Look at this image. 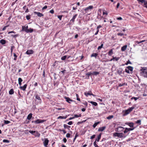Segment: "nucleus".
<instances>
[{
  "instance_id": "nucleus-32",
  "label": "nucleus",
  "mask_w": 147,
  "mask_h": 147,
  "mask_svg": "<svg viewBox=\"0 0 147 147\" xmlns=\"http://www.w3.org/2000/svg\"><path fill=\"white\" fill-rule=\"evenodd\" d=\"M99 74V73L98 72L94 71L92 73V75H96L98 74Z\"/></svg>"
},
{
  "instance_id": "nucleus-48",
  "label": "nucleus",
  "mask_w": 147,
  "mask_h": 147,
  "mask_svg": "<svg viewBox=\"0 0 147 147\" xmlns=\"http://www.w3.org/2000/svg\"><path fill=\"white\" fill-rule=\"evenodd\" d=\"M125 71L126 72L129 73V66L127 67V68L125 69Z\"/></svg>"
},
{
  "instance_id": "nucleus-49",
  "label": "nucleus",
  "mask_w": 147,
  "mask_h": 147,
  "mask_svg": "<svg viewBox=\"0 0 147 147\" xmlns=\"http://www.w3.org/2000/svg\"><path fill=\"white\" fill-rule=\"evenodd\" d=\"M30 15H27L26 16V17L27 20H28L30 19Z\"/></svg>"
},
{
  "instance_id": "nucleus-31",
  "label": "nucleus",
  "mask_w": 147,
  "mask_h": 147,
  "mask_svg": "<svg viewBox=\"0 0 147 147\" xmlns=\"http://www.w3.org/2000/svg\"><path fill=\"white\" fill-rule=\"evenodd\" d=\"M35 133H36V134L35 135L36 136L39 137L40 136V134L39 133L38 131H36Z\"/></svg>"
},
{
  "instance_id": "nucleus-21",
  "label": "nucleus",
  "mask_w": 147,
  "mask_h": 147,
  "mask_svg": "<svg viewBox=\"0 0 147 147\" xmlns=\"http://www.w3.org/2000/svg\"><path fill=\"white\" fill-rule=\"evenodd\" d=\"M36 99L39 100V102H40L41 101L40 96L38 95H36Z\"/></svg>"
},
{
  "instance_id": "nucleus-44",
  "label": "nucleus",
  "mask_w": 147,
  "mask_h": 147,
  "mask_svg": "<svg viewBox=\"0 0 147 147\" xmlns=\"http://www.w3.org/2000/svg\"><path fill=\"white\" fill-rule=\"evenodd\" d=\"M92 74V73L90 72H89L88 73H87L86 74V75L87 76H88V77H89V76Z\"/></svg>"
},
{
  "instance_id": "nucleus-63",
  "label": "nucleus",
  "mask_w": 147,
  "mask_h": 147,
  "mask_svg": "<svg viewBox=\"0 0 147 147\" xmlns=\"http://www.w3.org/2000/svg\"><path fill=\"white\" fill-rule=\"evenodd\" d=\"M125 84V83H123L122 84H119V86H120V87H121V86H123Z\"/></svg>"
},
{
  "instance_id": "nucleus-42",
  "label": "nucleus",
  "mask_w": 147,
  "mask_h": 147,
  "mask_svg": "<svg viewBox=\"0 0 147 147\" xmlns=\"http://www.w3.org/2000/svg\"><path fill=\"white\" fill-rule=\"evenodd\" d=\"M3 142L9 143V140L4 139L3 140Z\"/></svg>"
},
{
  "instance_id": "nucleus-25",
  "label": "nucleus",
  "mask_w": 147,
  "mask_h": 147,
  "mask_svg": "<svg viewBox=\"0 0 147 147\" xmlns=\"http://www.w3.org/2000/svg\"><path fill=\"white\" fill-rule=\"evenodd\" d=\"M91 92H85L84 94L86 96H88V95H91Z\"/></svg>"
},
{
  "instance_id": "nucleus-39",
  "label": "nucleus",
  "mask_w": 147,
  "mask_h": 147,
  "mask_svg": "<svg viewBox=\"0 0 147 147\" xmlns=\"http://www.w3.org/2000/svg\"><path fill=\"white\" fill-rule=\"evenodd\" d=\"M133 67L130 66H129V71H130L131 72V73H132V71H133Z\"/></svg>"
},
{
  "instance_id": "nucleus-9",
  "label": "nucleus",
  "mask_w": 147,
  "mask_h": 147,
  "mask_svg": "<svg viewBox=\"0 0 147 147\" xmlns=\"http://www.w3.org/2000/svg\"><path fill=\"white\" fill-rule=\"evenodd\" d=\"M33 31V29L31 28H30L28 29L25 30V31L26 32L28 33L29 32L31 33Z\"/></svg>"
},
{
  "instance_id": "nucleus-6",
  "label": "nucleus",
  "mask_w": 147,
  "mask_h": 147,
  "mask_svg": "<svg viewBox=\"0 0 147 147\" xmlns=\"http://www.w3.org/2000/svg\"><path fill=\"white\" fill-rule=\"evenodd\" d=\"M34 13L35 14L37 15L39 17H40L43 16V15L42 13L39 12H37L36 11L34 12Z\"/></svg>"
},
{
  "instance_id": "nucleus-10",
  "label": "nucleus",
  "mask_w": 147,
  "mask_h": 147,
  "mask_svg": "<svg viewBox=\"0 0 147 147\" xmlns=\"http://www.w3.org/2000/svg\"><path fill=\"white\" fill-rule=\"evenodd\" d=\"M106 128V126H104L100 127L98 128V131H102L105 129Z\"/></svg>"
},
{
  "instance_id": "nucleus-11",
  "label": "nucleus",
  "mask_w": 147,
  "mask_h": 147,
  "mask_svg": "<svg viewBox=\"0 0 147 147\" xmlns=\"http://www.w3.org/2000/svg\"><path fill=\"white\" fill-rule=\"evenodd\" d=\"M143 42H145V43L146 44L147 43V40H142L140 42L138 41H136V42L137 43V44H140Z\"/></svg>"
},
{
  "instance_id": "nucleus-27",
  "label": "nucleus",
  "mask_w": 147,
  "mask_h": 147,
  "mask_svg": "<svg viewBox=\"0 0 147 147\" xmlns=\"http://www.w3.org/2000/svg\"><path fill=\"white\" fill-rule=\"evenodd\" d=\"M113 49H111L109 51V52L108 53V54L109 55L111 56L113 54Z\"/></svg>"
},
{
  "instance_id": "nucleus-17",
  "label": "nucleus",
  "mask_w": 147,
  "mask_h": 147,
  "mask_svg": "<svg viewBox=\"0 0 147 147\" xmlns=\"http://www.w3.org/2000/svg\"><path fill=\"white\" fill-rule=\"evenodd\" d=\"M101 134H100L98 136L97 139H96L95 141L97 142H98L101 138Z\"/></svg>"
},
{
  "instance_id": "nucleus-55",
  "label": "nucleus",
  "mask_w": 147,
  "mask_h": 147,
  "mask_svg": "<svg viewBox=\"0 0 147 147\" xmlns=\"http://www.w3.org/2000/svg\"><path fill=\"white\" fill-rule=\"evenodd\" d=\"M95 135H93L92 136H91L90 137V139H92L95 138Z\"/></svg>"
},
{
  "instance_id": "nucleus-8",
  "label": "nucleus",
  "mask_w": 147,
  "mask_h": 147,
  "mask_svg": "<svg viewBox=\"0 0 147 147\" xmlns=\"http://www.w3.org/2000/svg\"><path fill=\"white\" fill-rule=\"evenodd\" d=\"M65 98L66 99V101H67L69 103H71V102H73V100H72L70 99L68 97H65Z\"/></svg>"
},
{
  "instance_id": "nucleus-51",
  "label": "nucleus",
  "mask_w": 147,
  "mask_h": 147,
  "mask_svg": "<svg viewBox=\"0 0 147 147\" xmlns=\"http://www.w3.org/2000/svg\"><path fill=\"white\" fill-rule=\"evenodd\" d=\"M64 127L65 128H67V127H70V126H68L66 124H64L63 125Z\"/></svg>"
},
{
  "instance_id": "nucleus-12",
  "label": "nucleus",
  "mask_w": 147,
  "mask_h": 147,
  "mask_svg": "<svg viewBox=\"0 0 147 147\" xmlns=\"http://www.w3.org/2000/svg\"><path fill=\"white\" fill-rule=\"evenodd\" d=\"M27 86V84H25L23 86H20V88L22 90L24 91L25 90Z\"/></svg>"
},
{
  "instance_id": "nucleus-5",
  "label": "nucleus",
  "mask_w": 147,
  "mask_h": 147,
  "mask_svg": "<svg viewBox=\"0 0 147 147\" xmlns=\"http://www.w3.org/2000/svg\"><path fill=\"white\" fill-rule=\"evenodd\" d=\"M129 127H131L129 128V131L132 130L134 129L136 127H134V123H129Z\"/></svg>"
},
{
  "instance_id": "nucleus-1",
  "label": "nucleus",
  "mask_w": 147,
  "mask_h": 147,
  "mask_svg": "<svg viewBox=\"0 0 147 147\" xmlns=\"http://www.w3.org/2000/svg\"><path fill=\"white\" fill-rule=\"evenodd\" d=\"M141 74L144 77L147 78V68L143 67L141 69Z\"/></svg>"
},
{
  "instance_id": "nucleus-34",
  "label": "nucleus",
  "mask_w": 147,
  "mask_h": 147,
  "mask_svg": "<svg viewBox=\"0 0 147 147\" xmlns=\"http://www.w3.org/2000/svg\"><path fill=\"white\" fill-rule=\"evenodd\" d=\"M136 123L138 124L139 125H140L141 124V120H138L136 122Z\"/></svg>"
},
{
  "instance_id": "nucleus-43",
  "label": "nucleus",
  "mask_w": 147,
  "mask_h": 147,
  "mask_svg": "<svg viewBox=\"0 0 147 147\" xmlns=\"http://www.w3.org/2000/svg\"><path fill=\"white\" fill-rule=\"evenodd\" d=\"M139 98L138 97H133L131 98V100H132L133 99H134L135 100V101L136 100H137Z\"/></svg>"
},
{
  "instance_id": "nucleus-35",
  "label": "nucleus",
  "mask_w": 147,
  "mask_h": 147,
  "mask_svg": "<svg viewBox=\"0 0 147 147\" xmlns=\"http://www.w3.org/2000/svg\"><path fill=\"white\" fill-rule=\"evenodd\" d=\"M15 47L14 46H12L11 47V53L12 54V53L13 49H14Z\"/></svg>"
},
{
  "instance_id": "nucleus-37",
  "label": "nucleus",
  "mask_w": 147,
  "mask_h": 147,
  "mask_svg": "<svg viewBox=\"0 0 147 147\" xmlns=\"http://www.w3.org/2000/svg\"><path fill=\"white\" fill-rule=\"evenodd\" d=\"M135 108V107L134 106H133L131 108H129V113L131 111H132Z\"/></svg>"
},
{
  "instance_id": "nucleus-20",
  "label": "nucleus",
  "mask_w": 147,
  "mask_h": 147,
  "mask_svg": "<svg viewBox=\"0 0 147 147\" xmlns=\"http://www.w3.org/2000/svg\"><path fill=\"white\" fill-rule=\"evenodd\" d=\"M32 114L31 113L29 114L27 117V119L28 120H30L32 118Z\"/></svg>"
},
{
  "instance_id": "nucleus-52",
  "label": "nucleus",
  "mask_w": 147,
  "mask_h": 147,
  "mask_svg": "<svg viewBox=\"0 0 147 147\" xmlns=\"http://www.w3.org/2000/svg\"><path fill=\"white\" fill-rule=\"evenodd\" d=\"M102 26L100 25L98 26L96 28L97 30L99 31V28H101Z\"/></svg>"
},
{
  "instance_id": "nucleus-15",
  "label": "nucleus",
  "mask_w": 147,
  "mask_h": 147,
  "mask_svg": "<svg viewBox=\"0 0 147 147\" xmlns=\"http://www.w3.org/2000/svg\"><path fill=\"white\" fill-rule=\"evenodd\" d=\"M77 16V14H76L70 20V21L71 22L72 21L73 22H74L75 21V19L76 18Z\"/></svg>"
},
{
  "instance_id": "nucleus-16",
  "label": "nucleus",
  "mask_w": 147,
  "mask_h": 147,
  "mask_svg": "<svg viewBox=\"0 0 147 147\" xmlns=\"http://www.w3.org/2000/svg\"><path fill=\"white\" fill-rule=\"evenodd\" d=\"M119 59V57H113V58L112 59H111V60H110V61H112V60H114V61H118Z\"/></svg>"
},
{
  "instance_id": "nucleus-26",
  "label": "nucleus",
  "mask_w": 147,
  "mask_h": 147,
  "mask_svg": "<svg viewBox=\"0 0 147 147\" xmlns=\"http://www.w3.org/2000/svg\"><path fill=\"white\" fill-rule=\"evenodd\" d=\"M67 117V116H66L65 117L64 116H59L58 117V119H66Z\"/></svg>"
},
{
  "instance_id": "nucleus-40",
  "label": "nucleus",
  "mask_w": 147,
  "mask_h": 147,
  "mask_svg": "<svg viewBox=\"0 0 147 147\" xmlns=\"http://www.w3.org/2000/svg\"><path fill=\"white\" fill-rule=\"evenodd\" d=\"M81 115L80 114L78 115H75L74 116V117L75 118H77V117H81Z\"/></svg>"
},
{
  "instance_id": "nucleus-50",
  "label": "nucleus",
  "mask_w": 147,
  "mask_h": 147,
  "mask_svg": "<svg viewBox=\"0 0 147 147\" xmlns=\"http://www.w3.org/2000/svg\"><path fill=\"white\" fill-rule=\"evenodd\" d=\"M129 131V129L127 128H126L125 129L124 131L125 133H127Z\"/></svg>"
},
{
  "instance_id": "nucleus-30",
  "label": "nucleus",
  "mask_w": 147,
  "mask_h": 147,
  "mask_svg": "<svg viewBox=\"0 0 147 147\" xmlns=\"http://www.w3.org/2000/svg\"><path fill=\"white\" fill-rule=\"evenodd\" d=\"M93 8V6H89L88 7H87L85 9L86 11V10H88L89 9H92Z\"/></svg>"
},
{
  "instance_id": "nucleus-41",
  "label": "nucleus",
  "mask_w": 147,
  "mask_h": 147,
  "mask_svg": "<svg viewBox=\"0 0 147 147\" xmlns=\"http://www.w3.org/2000/svg\"><path fill=\"white\" fill-rule=\"evenodd\" d=\"M66 55L64 56L61 57V59L63 60H65L66 59Z\"/></svg>"
},
{
  "instance_id": "nucleus-33",
  "label": "nucleus",
  "mask_w": 147,
  "mask_h": 147,
  "mask_svg": "<svg viewBox=\"0 0 147 147\" xmlns=\"http://www.w3.org/2000/svg\"><path fill=\"white\" fill-rule=\"evenodd\" d=\"M113 115H110L107 117V119H111L112 118H113Z\"/></svg>"
},
{
  "instance_id": "nucleus-3",
  "label": "nucleus",
  "mask_w": 147,
  "mask_h": 147,
  "mask_svg": "<svg viewBox=\"0 0 147 147\" xmlns=\"http://www.w3.org/2000/svg\"><path fill=\"white\" fill-rule=\"evenodd\" d=\"M42 140L43 141V144L45 147H48L47 145L49 142V140L46 138L42 139Z\"/></svg>"
},
{
  "instance_id": "nucleus-59",
  "label": "nucleus",
  "mask_w": 147,
  "mask_h": 147,
  "mask_svg": "<svg viewBox=\"0 0 147 147\" xmlns=\"http://www.w3.org/2000/svg\"><path fill=\"white\" fill-rule=\"evenodd\" d=\"M49 12L52 14H53L54 13V11L53 9H52L49 11Z\"/></svg>"
},
{
  "instance_id": "nucleus-29",
  "label": "nucleus",
  "mask_w": 147,
  "mask_h": 147,
  "mask_svg": "<svg viewBox=\"0 0 147 147\" xmlns=\"http://www.w3.org/2000/svg\"><path fill=\"white\" fill-rule=\"evenodd\" d=\"M123 128L122 127H118L117 128V131H120V130H122V129H123Z\"/></svg>"
},
{
  "instance_id": "nucleus-22",
  "label": "nucleus",
  "mask_w": 147,
  "mask_h": 147,
  "mask_svg": "<svg viewBox=\"0 0 147 147\" xmlns=\"http://www.w3.org/2000/svg\"><path fill=\"white\" fill-rule=\"evenodd\" d=\"M127 45H125L122 47L121 50L122 51H125L126 49Z\"/></svg>"
},
{
  "instance_id": "nucleus-62",
  "label": "nucleus",
  "mask_w": 147,
  "mask_h": 147,
  "mask_svg": "<svg viewBox=\"0 0 147 147\" xmlns=\"http://www.w3.org/2000/svg\"><path fill=\"white\" fill-rule=\"evenodd\" d=\"M63 141L65 143H66L67 142V140L66 138H64L63 139Z\"/></svg>"
},
{
  "instance_id": "nucleus-28",
  "label": "nucleus",
  "mask_w": 147,
  "mask_h": 147,
  "mask_svg": "<svg viewBox=\"0 0 147 147\" xmlns=\"http://www.w3.org/2000/svg\"><path fill=\"white\" fill-rule=\"evenodd\" d=\"M100 122H98L95 123L93 125V127L94 128H95L97 125L100 123Z\"/></svg>"
},
{
  "instance_id": "nucleus-14",
  "label": "nucleus",
  "mask_w": 147,
  "mask_h": 147,
  "mask_svg": "<svg viewBox=\"0 0 147 147\" xmlns=\"http://www.w3.org/2000/svg\"><path fill=\"white\" fill-rule=\"evenodd\" d=\"M28 26H22V31H25V30L28 29Z\"/></svg>"
},
{
  "instance_id": "nucleus-60",
  "label": "nucleus",
  "mask_w": 147,
  "mask_h": 147,
  "mask_svg": "<svg viewBox=\"0 0 147 147\" xmlns=\"http://www.w3.org/2000/svg\"><path fill=\"white\" fill-rule=\"evenodd\" d=\"M106 14V15H108V13L106 11H103V15H104Z\"/></svg>"
},
{
  "instance_id": "nucleus-36",
  "label": "nucleus",
  "mask_w": 147,
  "mask_h": 147,
  "mask_svg": "<svg viewBox=\"0 0 147 147\" xmlns=\"http://www.w3.org/2000/svg\"><path fill=\"white\" fill-rule=\"evenodd\" d=\"M4 122L5 124H7L10 123V122L8 120H4Z\"/></svg>"
},
{
  "instance_id": "nucleus-7",
  "label": "nucleus",
  "mask_w": 147,
  "mask_h": 147,
  "mask_svg": "<svg viewBox=\"0 0 147 147\" xmlns=\"http://www.w3.org/2000/svg\"><path fill=\"white\" fill-rule=\"evenodd\" d=\"M34 53V51L33 50H28L26 52V54L27 55H30L31 54H32Z\"/></svg>"
},
{
  "instance_id": "nucleus-45",
  "label": "nucleus",
  "mask_w": 147,
  "mask_h": 147,
  "mask_svg": "<svg viewBox=\"0 0 147 147\" xmlns=\"http://www.w3.org/2000/svg\"><path fill=\"white\" fill-rule=\"evenodd\" d=\"M144 7L147 8V1H145L144 3Z\"/></svg>"
},
{
  "instance_id": "nucleus-24",
  "label": "nucleus",
  "mask_w": 147,
  "mask_h": 147,
  "mask_svg": "<svg viewBox=\"0 0 147 147\" xmlns=\"http://www.w3.org/2000/svg\"><path fill=\"white\" fill-rule=\"evenodd\" d=\"M98 55V54L97 53H93L92 54V55H91V57H94L96 58V57Z\"/></svg>"
},
{
  "instance_id": "nucleus-61",
  "label": "nucleus",
  "mask_w": 147,
  "mask_h": 147,
  "mask_svg": "<svg viewBox=\"0 0 147 147\" xmlns=\"http://www.w3.org/2000/svg\"><path fill=\"white\" fill-rule=\"evenodd\" d=\"M59 130L61 131H62L63 132V133L64 134H65L66 133V132L63 129H62V130H60V129Z\"/></svg>"
},
{
  "instance_id": "nucleus-18",
  "label": "nucleus",
  "mask_w": 147,
  "mask_h": 147,
  "mask_svg": "<svg viewBox=\"0 0 147 147\" xmlns=\"http://www.w3.org/2000/svg\"><path fill=\"white\" fill-rule=\"evenodd\" d=\"M0 43L3 45L5 44L6 43V41L3 39H1L0 40Z\"/></svg>"
},
{
  "instance_id": "nucleus-47",
  "label": "nucleus",
  "mask_w": 147,
  "mask_h": 147,
  "mask_svg": "<svg viewBox=\"0 0 147 147\" xmlns=\"http://www.w3.org/2000/svg\"><path fill=\"white\" fill-rule=\"evenodd\" d=\"M139 2H140L141 3H144L145 1V0H137Z\"/></svg>"
},
{
  "instance_id": "nucleus-57",
  "label": "nucleus",
  "mask_w": 147,
  "mask_h": 147,
  "mask_svg": "<svg viewBox=\"0 0 147 147\" xmlns=\"http://www.w3.org/2000/svg\"><path fill=\"white\" fill-rule=\"evenodd\" d=\"M66 137L68 138L70 137V134L69 133L67 134L66 135Z\"/></svg>"
},
{
  "instance_id": "nucleus-2",
  "label": "nucleus",
  "mask_w": 147,
  "mask_h": 147,
  "mask_svg": "<svg viewBox=\"0 0 147 147\" xmlns=\"http://www.w3.org/2000/svg\"><path fill=\"white\" fill-rule=\"evenodd\" d=\"M113 136L114 137H117L119 138H122L123 137V134L115 132L113 134Z\"/></svg>"
},
{
  "instance_id": "nucleus-56",
  "label": "nucleus",
  "mask_w": 147,
  "mask_h": 147,
  "mask_svg": "<svg viewBox=\"0 0 147 147\" xmlns=\"http://www.w3.org/2000/svg\"><path fill=\"white\" fill-rule=\"evenodd\" d=\"M62 17V16L60 15L58 16V18L60 20H61Z\"/></svg>"
},
{
  "instance_id": "nucleus-23",
  "label": "nucleus",
  "mask_w": 147,
  "mask_h": 147,
  "mask_svg": "<svg viewBox=\"0 0 147 147\" xmlns=\"http://www.w3.org/2000/svg\"><path fill=\"white\" fill-rule=\"evenodd\" d=\"M14 92V91L13 89H11L9 91V94L10 95L13 94Z\"/></svg>"
},
{
  "instance_id": "nucleus-19",
  "label": "nucleus",
  "mask_w": 147,
  "mask_h": 147,
  "mask_svg": "<svg viewBox=\"0 0 147 147\" xmlns=\"http://www.w3.org/2000/svg\"><path fill=\"white\" fill-rule=\"evenodd\" d=\"M90 103L92 104V105H94L95 106H96L98 105V104L97 102L93 101H91L89 102Z\"/></svg>"
},
{
  "instance_id": "nucleus-13",
  "label": "nucleus",
  "mask_w": 147,
  "mask_h": 147,
  "mask_svg": "<svg viewBox=\"0 0 147 147\" xmlns=\"http://www.w3.org/2000/svg\"><path fill=\"white\" fill-rule=\"evenodd\" d=\"M123 115L125 116L126 115L128 114L129 113V109H128L126 110H125V111H123Z\"/></svg>"
},
{
  "instance_id": "nucleus-64",
  "label": "nucleus",
  "mask_w": 147,
  "mask_h": 147,
  "mask_svg": "<svg viewBox=\"0 0 147 147\" xmlns=\"http://www.w3.org/2000/svg\"><path fill=\"white\" fill-rule=\"evenodd\" d=\"M47 5H45V6H44L42 9V10H44V9H47Z\"/></svg>"
},
{
  "instance_id": "nucleus-4",
  "label": "nucleus",
  "mask_w": 147,
  "mask_h": 147,
  "mask_svg": "<svg viewBox=\"0 0 147 147\" xmlns=\"http://www.w3.org/2000/svg\"><path fill=\"white\" fill-rule=\"evenodd\" d=\"M46 121L45 120H40V119H38L36 121H32V122H34L36 124H39L40 123H42Z\"/></svg>"
},
{
  "instance_id": "nucleus-53",
  "label": "nucleus",
  "mask_w": 147,
  "mask_h": 147,
  "mask_svg": "<svg viewBox=\"0 0 147 147\" xmlns=\"http://www.w3.org/2000/svg\"><path fill=\"white\" fill-rule=\"evenodd\" d=\"M29 132L32 134H33L34 133H35L36 131H32L30 130L29 131Z\"/></svg>"
},
{
  "instance_id": "nucleus-58",
  "label": "nucleus",
  "mask_w": 147,
  "mask_h": 147,
  "mask_svg": "<svg viewBox=\"0 0 147 147\" xmlns=\"http://www.w3.org/2000/svg\"><path fill=\"white\" fill-rule=\"evenodd\" d=\"M57 110H61L62 109H63V110L65 109V108H57Z\"/></svg>"
},
{
  "instance_id": "nucleus-38",
  "label": "nucleus",
  "mask_w": 147,
  "mask_h": 147,
  "mask_svg": "<svg viewBox=\"0 0 147 147\" xmlns=\"http://www.w3.org/2000/svg\"><path fill=\"white\" fill-rule=\"evenodd\" d=\"M76 97L77 100H78V101H80V98L79 97V95H78V94H76Z\"/></svg>"
},
{
  "instance_id": "nucleus-46",
  "label": "nucleus",
  "mask_w": 147,
  "mask_h": 147,
  "mask_svg": "<svg viewBox=\"0 0 147 147\" xmlns=\"http://www.w3.org/2000/svg\"><path fill=\"white\" fill-rule=\"evenodd\" d=\"M103 44H101L100 46H99L98 47V49L99 50L101 49L103 47Z\"/></svg>"
},
{
  "instance_id": "nucleus-54",
  "label": "nucleus",
  "mask_w": 147,
  "mask_h": 147,
  "mask_svg": "<svg viewBox=\"0 0 147 147\" xmlns=\"http://www.w3.org/2000/svg\"><path fill=\"white\" fill-rule=\"evenodd\" d=\"M22 80L21 78H20L18 79V82H22Z\"/></svg>"
}]
</instances>
